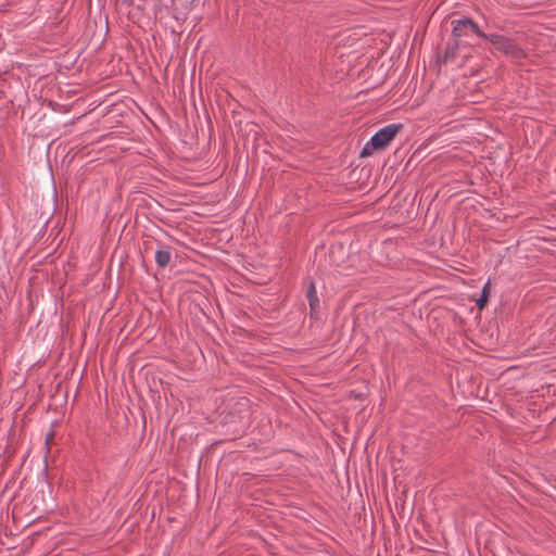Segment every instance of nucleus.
Wrapping results in <instances>:
<instances>
[{"label":"nucleus","instance_id":"1","mask_svg":"<svg viewBox=\"0 0 556 556\" xmlns=\"http://www.w3.org/2000/svg\"><path fill=\"white\" fill-rule=\"evenodd\" d=\"M402 129L401 124H390L377 131L361 151V157L371 155L375 151L386 149Z\"/></svg>","mask_w":556,"mask_h":556},{"label":"nucleus","instance_id":"2","mask_svg":"<svg viewBox=\"0 0 556 556\" xmlns=\"http://www.w3.org/2000/svg\"><path fill=\"white\" fill-rule=\"evenodd\" d=\"M484 39L490 41L498 51L515 59H521L526 55L523 50L510 38L497 34H486Z\"/></svg>","mask_w":556,"mask_h":556},{"label":"nucleus","instance_id":"3","mask_svg":"<svg viewBox=\"0 0 556 556\" xmlns=\"http://www.w3.org/2000/svg\"><path fill=\"white\" fill-rule=\"evenodd\" d=\"M453 25V35L454 37H462L467 34V29H470L472 33L478 35L481 38L486 37V34L483 33L478 25L470 18H462L452 22Z\"/></svg>","mask_w":556,"mask_h":556},{"label":"nucleus","instance_id":"4","mask_svg":"<svg viewBox=\"0 0 556 556\" xmlns=\"http://www.w3.org/2000/svg\"><path fill=\"white\" fill-rule=\"evenodd\" d=\"M306 299L309 304L311 315L317 314L319 309V300L316 292V287L314 280H311L308 283V288L306 291Z\"/></svg>","mask_w":556,"mask_h":556},{"label":"nucleus","instance_id":"5","mask_svg":"<svg viewBox=\"0 0 556 556\" xmlns=\"http://www.w3.org/2000/svg\"><path fill=\"white\" fill-rule=\"evenodd\" d=\"M490 286H491V281L488 280L485 282V285L483 286V288H482L480 298L477 299V301H476V304H477L479 309H483L486 306L488 302H489Z\"/></svg>","mask_w":556,"mask_h":556},{"label":"nucleus","instance_id":"6","mask_svg":"<svg viewBox=\"0 0 556 556\" xmlns=\"http://www.w3.org/2000/svg\"><path fill=\"white\" fill-rule=\"evenodd\" d=\"M170 261V252L164 249H159L155 252V262L159 267H165Z\"/></svg>","mask_w":556,"mask_h":556},{"label":"nucleus","instance_id":"7","mask_svg":"<svg viewBox=\"0 0 556 556\" xmlns=\"http://www.w3.org/2000/svg\"><path fill=\"white\" fill-rule=\"evenodd\" d=\"M455 55H456V47H452V48L447 47L445 54H444V60L447 61L450 59H453Z\"/></svg>","mask_w":556,"mask_h":556},{"label":"nucleus","instance_id":"8","mask_svg":"<svg viewBox=\"0 0 556 556\" xmlns=\"http://www.w3.org/2000/svg\"><path fill=\"white\" fill-rule=\"evenodd\" d=\"M64 239H65V237L63 236V237L60 239L59 243H62V242L64 241Z\"/></svg>","mask_w":556,"mask_h":556}]
</instances>
